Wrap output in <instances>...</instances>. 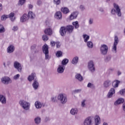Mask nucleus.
<instances>
[{"label":"nucleus","instance_id":"1","mask_svg":"<svg viewBox=\"0 0 125 125\" xmlns=\"http://www.w3.org/2000/svg\"><path fill=\"white\" fill-rule=\"evenodd\" d=\"M28 81H29V82H32V81H34L32 83V86L35 90H37V89L39 88L40 84L39 83V82H38V79H37L36 73H32L30 75H29L28 77Z\"/></svg>","mask_w":125,"mask_h":125},{"label":"nucleus","instance_id":"2","mask_svg":"<svg viewBox=\"0 0 125 125\" xmlns=\"http://www.w3.org/2000/svg\"><path fill=\"white\" fill-rule=\"evenodd\" d=\"M113 6L115 9H111V14L116 15V14L118 17H122V12L121 11V8H120L119 5L114 3Z\"/></svg>","mask_w":125,"mask_h":125},{"label":"nucleus","instance_id":"3","mask_svg":"<svg viewBox=\"0 0 125 125\" xmlns=\"http://www.w3.org/2000/svg\"><path fill=\"white\" fill-rule=\"evenodd\" d=\"M42 51L43 53L45 55V60H49V51L48 50V45L45 44L42 47Z\"/></svg>","mask_w":125,"mask_h":125},{"label":"nucleus","instance_id":"4","mask_svg":"<svg viewBox=\"0 0 125 125\" xmlns=\"http://www.w3.org/2000/svg\"><path fill=\"white\" fill-rule=\"evenodd\" d=\"M19 104L24 110H29L30 109V103L26 102L23 100H21L19 101Z\"/></svg>","mask_w":125,"mask_h":125},{"label":"nucleus","instance_id":"5","mask_svg":"<svg viewBox=\"0 0 125 125\" xmlns=\"http://www.w3.org/2000/svg\"><path fill=\"white\" fill-rule=\"evenodd\" d=\"M58 99L62 104H66L67 101V96L64 94H60L58 96Z\"/></svg>","mask_w":125,"mask_h":125},{"label":"nucleus","instance_id":"6","mask_svg":"<svg viewBox=\"0 0 125 125\" xmlns=\"http://www.w3.org/2000/svg\"><path fill=\"white\" fill-rule=\"evenodd\" d=\"M108 46L106 44H102L100 47V51L102 55H107L108 53Z\"/></svg>","mask_w":125,"mask_h":125},{"label":"nucleus","instance_id":"7","mask_svg":"<svg viewBox=\"0 0 125 125\" xmlns=\"http://www.w3.org/2000/svg\"><path fill=\"white\" fill-rule=\"evenodd\" d=\"M88 68L91 73H93L95 71V67L94 66V62L93 61H90L88 62Z\"/></svg>","mask_w":125,"mask_h":125},{"label":"nucleus","instance_id":"8","mask_svg":"<svg viewBox=\"0 0 125 125\" xmlns=\"http://www.w3.org/2000/svg\"><path fill=\"white\" fill-rule=\"evenodd\" d=\"M118 43L119 38L117 37V36H115L114 38V42L112 47V51H113V52H115V53H117V46L118 45Z\"/></svg>","mask_w":125,"mask_h":125},{"label":"nucleus","instance_id":"9","mask_svg":"<svg viewBox=\"0 0 125 125\" xmlns=\"http://www.w3.org/2000/svg\"><path fill=\"white\" fill-rule=\"evenodd\" d=\"M14 67L20 73H21V72H22V66L21 65V64L19 63V62L17 61L15 62L14 63Z\"/></svg>","mask_w":125,"mask_h":125},{"label":"nucleus","instance_id":"10","mask_svg":"<svg viewBox=\"0 0 125 125\" xmlns=\"http://www.w3.org/2000/svg\"><path fill=\"white\" fill-rule=\"evenodd\" d=\"M1 81L4 84H9V83H12L11 79H10L8 77H3Z\"/></svg>","mask_w":125,"mask_h":125},{"label":"nucleus","instance_id":"11","mask_svg":"<svg viewBox=\"0 0 125 125\" xmlns=\"http://www.w3.org/2000/svg\"><path fill=\"white\" fill-rule=\"evenodd\" d=\"M31 50L34 53H39V51H40V47L37 45V44H34L31 46Z\"/></svg>","mask_w":125,"mask_h":125},{"label":"nucleus","instance_id":"12","mask_svg":"<svg viewBox=\"0 0 125 125\" xmlns=\"http://www.w3.org/2000/svg\"><path fill=\"white\" fill-rule=\"evenodd\" d=\"M84 125H92V119L91 117H87L83 122Z\"/></svg>","mask_w":125,"mask_h":125},{"label":"nucleus","instance_id":"13","mask_svg":"<svg viewBox=\"0 0 125 125\" xmlns=\"http://www.w3.org/2000/svg\"><path fill=\"white\" fill-rule=\"evenodd\" d=\"M67 33V30L66 27L64 26H62L60 29V34L62 37H65L66 33Z\"/></svg>","mask_w":125,"mask_h":125},{"label":"nucleus","instance_id":"14","mask_svg":"<svg viewBox=\"0 0 125 125\" xmlns=\"http://www.w3.org/2000/svg\"><path fill=\"white\" fill-rule=\"evenodd\" d=\"M115 93H116V90H115V88H110V89L109 90L107 95V98H111L113 96V95L115 94Z\"/></svg>","mask_w":125,"mask_h":125},{"label":"nucleus","instance_id":"15","mask_svg":"<svg viewBox=\"0 0 125 125\" xmlns=\"http://www.w3.org/2000/svg\"><path fill=\"white\" fill-rule=\"evenodd\" d=\"M115 93H116V90H115V88H110V89L109 90L107 95V98H111L113 96V95L115 94Z\"/></svg>","mask_w":125,"mask_h":125},{"label":"nucleus","instance_id":"16","mask_svg":"<svg viewBox=\"0 0 125 125\" xmlns=\"http://www.w3.org/2000/svg\"><path fill=\"white\" fill-rule=\"evenodd\" d=\"M65 71V66L63 65H59L57 68V72L59 74H63Z\"/></svg>","mask_w":125,"mask_h":125},{"label":"nucleus","instance_id":"17","mask_svg":"<svg viewBox=\"0 0 125 125\" xmlns=\"http://www.w3.org/2000/svg\"><path fill=\"white\" fill-rule=\"evenodd\" d=\"M14 50H15V47H14V45H10L7 49V53H12L14 52Z\"/></svg>","mask_w":125,"mask_h":125},{"label":"nucleus","instance_id":"18","mask_svg":"<svg viewBox=\"0 0 125 125\" xmlns=\"http://www.w3.org/2000/svg\"><path fill=\"white\" fill-rule=\"evenodd\" d=\"M27 20H29V17L26 14H24L21 18V22L22 23H23V22H26Z\"/></svg>","mask_w":125,"mask_h":125},{"label":"nucleus","instance_id":"19","mask_svg":"<svg viewBox=\"0 0 125 125\" xmlns=\"http://www.w3.org/2000/svg\"><path fill=\"white\" fill-rule=\"evenodd\" d=\"M65 29L66 30V32H68L70 34L71 33H73V31H74V27L73 25H68L65 27Z\"/></svg>","mask_w":125,"mask_h":125},{"label":"nucleus","instance_id":"20","mask_svg":"<svg viewBox=\"0 0 125 125\" xmlns=\"http://www.w3.org/2000/svg\"><path fill=\"white\" fill-rule=\"evenodd\" d=\"M103 85L104 88H108L111 85V81L109 80H106L104 82Z\"/></svg>","mask_w":125,"mask_h":125},{"label":"nucleus","instance_id":"21","mask_svg":"<svg viewBox=\"0 0 125 125\" xmlns=\"http://www.w3.org/2000/svg\"><path fill=\"white\" fill-rule=\"evenodd\" d=\"M125 102V99L121 98L118 99L114 103V105L115 106H118V105H120V104H122Z\"/></svg>","mask_w":125,"mask_h":125},{"label":"nucleus","instance_id":"22","mask_svg":"<svg viewBox=\"0 0 125 125\" xmlns=\"http://www.w3.org/2000/svg\"><path fill=\"white\" fill-rule=\"evenodd\" d=\"M55 18H56V19H58V20L62 19V13L60 11L56 12L55 15Z\"/></svg>","mask_w":125,"mask_h":125},{"label":"nucleus","instance_id":"23","mask_svg":"<svg viewBox=\"0 0 125 125\" xmlns=\"http://www.w3.org/2000/svg\"><path fill=\"white\" fill-rule=\"evenodd\" d=\"M75 79L79 82H83V77L80 73H77L75 75Z\"/></svg>","mask_w":125,"mask_h":125},{"label":"nucleus","instance_id":"24","mask_svg":"<svg viewBox=\"0 0 125 125\" xmlns=\"http://www.w3.org/2000/svg\"><path fill=\"white\" fill-rule=\"evenodd\" d=\"M78 14H79L77 12H73L70 15V16L69 17V19H70V20H73L74 19H76V18H77V17H78Z\"/></svg>","mask_w":125,"mask_h":125},{"label":"nucleus","instance_id":"25","mask_svg":"<svg viewBox=\"0 0 125 125\" xmlns=\"http://www.w3.org/2000/svg\"><path fill=\"white\" fill-rule=\"evenodd\" d=\"M61 10L62 12L63 13V14H68V13H70V10H69V8L66 7H62Z\"/></svg>","mask_w":125,"mask_h":125},{"label":"nucleus","instance_id":"26","mask_svg":"<svg viewBox=\"0 0 125 125\" xmlns=\"http://www.w3.org/2000/svg\"><path fill=\"white\" fill-rule=\"evenodd\" d=\"M78 62H79V57L76 56L72 59L71 61V63L72 64H73V65H77Z\"/></svg>","mask_w":125,"mask_h":125},{"label":"nucleus","instance_id":"27","mask_svg":"<svg viewBox=\"0 0 125 125\" xmlns=\"http://www.w3.org/2000/svg\"><path fill=\"white\" fill-rule=\"evenodd\" d=\"M121 81L117 80H115L112 82V86L115 88H116V87H118L119 86V85Z\"/></svg>","mask_w":125,"mask_h":125},{"label":"nucleus","instance_id":"28","mask_svg":"<svg viewBox=\"0 0 125 125\" xmlns=\"http://www.w3.org/2000/svg\"><path fill=\"white\" fill-rule=\"evenodd\" d=\"M8 15V18H10V19L11 21H12V22H14V21H15L16 18H15V17H14V15H15L14 13L12 12Z\"/></svg>","mask_w":125,"mask_h":125},{"label":"nucleus","instance_id":"29","mask_svg":"<svg viewBox=\"0 0 125 125\" xmlns=\"http://www.w3.org/2000/svg\"><path fill=\"white\" fill-rule=\"evenodd\" d=\"M0 102H1L2 104H6V98L4 96L0 95Z\"/></svg>","mask_w":125,"mask_h":125},{"label":"nucleus","instance_id":"30","mask_svg":"<svg viewBox=\"0 0 125 125\" xmlns=\"http://www.w3.org/2000/svg\"><path fill=\"white\" fill-rule=\"evenodd\" d=\"M100 117L98 115H96L95 117V125H100Z\"/></svg>","mask_w":125,"mask_h":125},{"label":"nucleus","instance_id":"31","mask_svg":"<svg viewBox=\"0 0 125 125\" xmlns=\"http://www.w3.org/2000/svg\"><path fill=\"white\" fill-rule=\"evenodd\" d=\"M27 16L28 17V19L29 18H30V19H34V18L36 17V15H35V13H34L33 12L29 11L28 13Z\"/></svg>","mask_w":125,"mask_h":125},{"label":"nucleus","instance_id":"32","mask_svg":"<svg viewBox=\"0 0 125 125\" xmlns=\"http://www.w3.org/2000/svg\"><path fill=\"white\" fill-rule=\"evenodd\" d=\"M78 112L79 110H78V108H72L70 110V114L73 116H75L78 114Z\"/></svg>","mask_w":125,"mask_h":125},{"label":"nucleus","instance_id":"33","mask_svg":"<svg viewBox=\"0 0 125 125\" xmlns=\"http://www.w3.org/2000/svg\"><path fill=\"white\" fill-rule=\"evenodd\" d=\"M44 32L48 36H51L52 35V30L50 28H46Z\"/></svg>","mask_w":125,"mask_h":125},{"label":"nucleus","instance_id":"34","mask_svg":"<svg viewBox=\"0 0 125 125\" xmlns=\"http://www.w3.org/2000/svg\"><path fill=\"white\" fill-rule=\"evenodd\" d=\"M35 106L37 109H41L42 108V103L40 101H36L35 103Z\"/></svg>","mask_w":125,"mask_h":125},{"label":"nucleus","instance_id":"35","mask_svg":"<svg viewBox=\"0 0 125 125\" xmlns=\"http://www.w3.org/2000/svg\"><path fill=\"white\" fill-rule=\"evenodd\" d=\"M42 121V119L40 117H37L34 119V122L36 125H40L41 122Z\"/></svg>","mask_w":125,"mask_h":125},{"label":"nucleus","instance_id":"36","mask_svg":"<svg viewBox=\"0 0 125 125\" xmlns=\"http://www.w3.org/2000/svg\"><path fill=\"white\" fill-rule=\"evenodd\" d=\"M72 25L74 26L75 29H79L80 27V24H79V21H78L73 22Z\"/></svg>","mask_w":125,"mask_h":125},{"label":"nucleus","instance_id":"37","mask_svg":"<svg viewBox=\"0 0 125 125\" xmlns=\"http://www.w3.org/2000/svg\"><path fill=\"white\" fill-rule=\"evenodd\" d=\"M83 38L84 40V42H87L88 40H89V36L86 35V34H84L83 35Z\"/></svg>","mask_w":125,"mask_h":125},{"label":"nucleus","instance_id":"38","mask_svg":"<svg viewBox=\"0 0 125 125\" xmlns=\"http://www.w3.org/2000/svg\"><path fill=\"white\" fill-rule=\"evenodd\" d=\"M111 59H112V57L110 55H108L104 58V62L105 63H108L111 61Z\"/></svg>","mask_w":125,"mask_h":125},{"label":"nucleus","instance_id":"39","mask_svg":"<svg viewBox=\"0 0 125 125\" xmlns=\"http://www.w3.org/2000/svg\"><path fill=\"white\" fill-rule=\"evenodd\" d=\"M68 63H69V60L67 59H64L62 62V65L64 66L65 65H67Z\"/></svg>","mask_w":125,"mask_h":125},{"label":"nucleus","instance_id":"40","mask_svg":"<svg viewBox=\"0 0 125 125\" xmlns=\"http://www.w3.org/2000/svg\"><path fill=\"white\" fill-rule=\"evenodd\" d=\"M87 46L89 48H92L93 47V43L91 41H89L87 42Z\"/></svg>","mask_w":125,"mask_h":125},{"label":"nucleus","instance_id":"41","mask_svg":"<svg viewBox=\"0 0 125 125\" xmlns=\"http://www.w3.org/2000/svg\"><path fill=\"white\" fill-rule=\"evenodd\" d=\"M54 4L60 5L61 4V0H53Z\"/></svg>","mask_w":125,"mask_h":125},{"label":"nucleus","instance_id":"42","mask_svg":"<svg viewBox=\"0 0 125 125\" xmlns=\"http://www.w3.org/2000/svg\"><path fill=\"white\" fill-rule=\"evenodd\" d=\"M8 18V15H3L1 17V20L2 21H4V20H6Z\"/></svg>","mask_w":125,"mask_h":125},{"label":"nucleus","instance_id":"43","mask_svg":"<svg viewBox=\"0 0 125 125\" xmlns=\"http://www.w3.org/2000/svg\"><path fill=\"white\" fill-rule=\"evenodd\" d=\"M5 32V29L4 27L2 25L0 24V33H4Z\"/></svg>","mask_w":125,"mask_h":125},{"label":"nucleus","instance_id":"44","mask_svg":"<svg viewBox=\"0 0 125 125\" xmlns=\"http://www.w3.org/2000/svg\"><path fill=\"white\" fill-rule=\"evenodd\" d=\"M63 54V53L61 51H58L56 53V56L57 57H61Z\"/></svg>","mask_w":125,"mask_h":125},{"label":"nucleus","instance_id":"45","mask_svg":"<svg viewBox=\"0 0 125 125\" xmlns=\"http://www.w3.org/2000/svg\"><path fill=\"white\" fill-rule=\"evenodd\" d=\"M25 2H26V0H19L18 4L19 5L22 6V5H23Z\"/></svg>","mask_w":125,"mask_h":125},{"label":"nucleus","instance_id":"46","mask_svg":"<svg viewBox=\"0 0 125 125\" xmlns=\"http://www.w3.org/2000/svg\"><path fill=\"white\" fill-rule=\"evenodd\" d=\"M42 39L44 42H46L47 41H48V37H47V35L45 34L42 36Z\"/></svg>","mask_w":125,"mask_h":125},{"label":"nucleus","instance_id":"47","mask_svg":"<svg viewBox=\"0 0 125 125\" xmlns=\"http://www.w3.org/2000/svg\"><path fill=\"white\" fill-rule=\"evenodd\" d=\"M87 87H90V88H95V86L94 85V84L89 83L87 84Z\"/></svg>","mask_w":125,"mask_h":125},{"label":"nucleus","instance_id":"48","mask_svg":"<svg viewBox=\"0 0 125 125\" xmlns=\"http://www.w3.org/2000/svg\"><path fill=\"white\" fill-rule=\"evenodd\" d=\"M20 78V74H18L14 76V80H18Z\"/></svg>","mask_w":125,"mask_h":125},{"label":"nucleus","instance_id":"49","mask_svg":"<svg viewBox=\"0 0 125 125\" xmlns=\"http://www.w3.org/2000/svg\"><path fill=\"white\" fill-rule=\"evenodd\" d=\"M12 30L14 31V32H16V31L18 30V26H13V27L12 28Z\"/></svg>","mask_w":125,"mask_h":125},{"label":"nucleus","instance_id":"50","mask_svg":"<svg viewBox=\"0 0 125 125\" xmlns=\"http://www.w3.org/2000/svg\"><path fill=\"white\" fill-rule=\"evenodd\" d=\"M80 9H81V11H83L85 9V7H84L83 5H81L80 6Z\"/></svg>","mask_w":125,"mask_h":125},{"label":"nucleus","instance_id":"51","mask_svg":"<svg viewBox=\"0 0 125 125\" xmlns=\"http://www.w3.org/2000/svg\"><path fill=\"white\" fill-rule=\"evenodd\" d=\"M120 93L121 94V95H123V94H125V89H123L120 91Z\"/></svg>","mask_w":125,"mask_h":125},{"label":"nucleus","instance_id":"52","mask_svg":"<svg viewBox=\"0 0 125 125\" xmlns=\"http://www.w3.org/2000/svg\"><path fill=\"white\" fill-rule=\"evenodd\" d=\"M82 91L81 89H76L74 91V93H79V92H81Z\"/></svg>","mask_w":125,"mask_h":125},{"label":"nucleus","instance_id":"53","mask_svg":"<svg viewBox=\"0 0 125 125\" xmlns=\"http://www.w3.org/2000/svg\"><path fill=\"white\" fill-rule=\"evenodd\" d=\"M55 42L54 41H51L50 44L51 46H55Z\"/></svg>","mask_w":125,"mask_h":125},{"label":"nucleus","instance_id":"54","mask_svg":"<svg viewBox=\"0 0 125 125\" xmlns=\"http://www.w3.org/2000/svg\"><path fill=\"white\" fill-rule=\"evenodd\" d=\"M56 47L57 48H59L60 47V42H57L56 43Z\"/></svg>","mask_w":125,"mask_h":125},{"label":"nucleus","instance_id":"55","mask_svg":"<svg viewBox=\"0 0 125 125\" xmlns=\"http://www.w3.org/2000/svg\"><path fill=\"white\" fill-rule=\"evenodd\" d=\"M93 20L91 19H90V20L89 21V24L90 25H91V24H93Z\"/></svg>","mask_w":125,"mask_h":125},{"label":"nucleus","instance_id":"56","mask_svg":"<svg viewBox=\"0 0 125 125\" xmlns=\"http://www.w3.org/2000/svg\"><path fill=\"white\" fill-rule=\"evenodd\" d=\"M37 4H38V5H42V0H38Z\"/></svg>","mask_w":125,"mask_h":125},{"label":"nucleus","instance_id":"57","mask_svg":"<svg viewBox=\"0 0 125 125\" xmlns=\"http://www.w3.org/2000/svg\"><path fill=\"white\" fill-rule=\"evenodd\" d=\"M33 7H34V6H33V5L31 4H28V8L29 9H32Z\"/></svg>","mask_w":125,"mask_h":125},{"label":"nucleus","instance_id":"58","mask_svg":"<svg viewBox=\"0 0 125 125\" xmlns=\"http://www.w3.org/2000/svg\"><path fill=\"white\" fill-rule=\"evenodd\" d=\"M51 100L52 102H55L56 100V98L55 97H52L51 99Z\"/></svg>","mask_w":125,"mask_h":125},{"label":"nucleus","instance_id":"59","mask_svg":"<svg viewBox=\"0 0 125 125\" xmlns=\"http://www.w3.org/2000/svg\"><path fill=\"white\" fill-rule=\"evenodd\" d=\"M85 102V101H83L82 103V107H84V105H85V104L84 103Z\"/></svg>","mask_w":125,"mask_h":125},{"label":"nucleus","instance_id":"60","mask_svg":"<svg viewBox=\"0 0 125 125\" xmlns=\"http://www.w3.org/2000/svg\"><path fill=\"white\" fill-rule=\"evenodd\" d=\"M99 11H100L101 12H104V9H103V8H100L99 9Z\"/></svg>","mask_w":125,"mask_h":125},{"label":"nucleus","instance_id":"61","mask_svg":"<svg viewBox=\"0 0 125 125\" xmlns=\"http://www.w3.org/2000/svg\"><path fill=\"white\" fill-rule=\"evenodd\" d=\"M1 10H2V4L0 3V11H1Z\"/></svg>","mask_w":125,"mask_h":125},{"label":"nucleus","instance_id":"62","mask_svg":"<svg viewBox=\"0 0 125 125\" xmlns=\"http://www.w3.org/2000/svg\"><path fill=\"white\" fill-rule=\"evenodd\" d=\"M117 74L118 76H120V75H122V72L121 71H118Z\"/></svg>","mask_w":125,"mask_h":125},{"label":"nucleus","instance_id":"63","mask_svg":"<svg viewBox=\"0 0 125 125\" xmlns=\"http://www.w3.org/2000/svg\"><path fill=\"white\" fill-rule=\"evenodd\" d=\"M103 125H108V123H107L106 122H104Z\"/></svg>","mask_w":125,"mask_h":125},{"label":"nucleus","instance_id":"64","mask_svg":"<svg viewBox=\"0 0 125 125\" xmlns=\"http://www.w3.org/2000/svg\"><path fill=\"white\" fill-rule=\"evenodd\" d=\"M110 71H114V68H110Z\"/></svg>","mask_w":125,"mask_h":125}]
</instances>
